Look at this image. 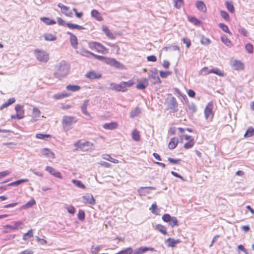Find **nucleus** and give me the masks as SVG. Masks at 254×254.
Wrapping results in <instances>:
<instances>
[{"label":"nucleus","mask_w":254,"mask_h":254,"mask_svg":"<svg viewBox=\"0 0 254 254\" xmlns=\"http://www.w3.org/2000/svg\"><path fill=\"white\" fill-rule=\"evenodd\" d=\"M69 64L65 61H62L57 64L54 69V75L55 77L60 80L66 76L70 70Z\"/></svg>","instance_id":"f257e3e1"},{"label":"nucleus","mask_w":254,"mask_h":254,"mask_svg":"<svg viewBox=\"0 0 254 254\" xmlns=\"http://www.w3.org/2000/svg\"><path fill=\"white\" fill-rule=\"evenodd\" d=\"M77 120L74 117L64 116L62 120V126L64 130L66 132L72 128V125L75 124Z\"/></svg>","instance_id":"f03ea898"},{"label":"nucleus","mask_w":254,"mask_h":254,"mask_svg":"<svg viewBox=\"0 0 254 254\" xmlns=\"http://www.w3.org/2000/svg\"><path fill=\"white\" fill-rule=\"evenodd\" d=\"M165 103L167 109L170 110V112L175 113L178 111V104L176 98L172 94L168 95L166 99Z\"/></svg>","instance_id":"7ed1b4c3"},{"label":"nucleus","mask_w":254,"mask_h":254,"mask_svg":"<svg viewBox=\"0 0 254 254\" xmlns=\"http://www.w3.org/2000/svg\"><path fill=\"white\" fill-rule=\"evenodd\" d=\"M34 54L39 62L46 63L49 60L48 54L44 51L36 49L34 50Z\"/></svg>","instance_id":"20e7f679"},{"label":"nucleus","mask_w":254,"mask_h":254,"mask_svg":"<svg viewBox=\"0 0 254 254\" xmlns=\"http://www.w3.org/2000/svg\"><path fill=\"white\" fill-rule=\"evenodd\" d=\"M162 219L164 222L168 223L169 225L172 228L174 227L175 226L178 225V221L177 218L175 217H172L169 214H164L162 216Z\"/></svg>","instance_id":"39448f33"},{"label":"nucleus","mask_w":254,"mask_h":254,"mask_svg":"<svg viewBox=\"0 0 254 254\" xmlns=\"http://www.w3.org/2000/svg\"><path fill=\"white\" fill-rule=\"evenodd\" d=\"M133 85V82L129 80L127 82L123 81L118 84L117 92H126L127 87H130Z\"/></svg>","instance_id":"423d86ee"},{"label":"nucleus","mask_w":254,"mask_h":254,"mask_svg":"<svg viewBox=\"0 0 254 254\" xmlns=\"http://www.w3.org/2000/svg\"><path fill=\"white\" fill-rule=\"evenodd\" d=\"M15 110L16 112V114L15 116H11V118H15L18 120L22 119L24 117V111L23 110V106L17 104L15 107Z\"/></svg>","instance_id":"0eeeda50"},{"label":"nucleus","mask_w":254,"mask_h":254,"mask_svg":"<svg viewBox=\"0 0 254 254\" xmlns=\"http://www.w3.org/2000/svg\"><path fill=\"white\" fill-rule=\"evenodd\" d=\"M213 104L212 102H209L204 110V114L206 119H211L213 117L212 109Z\"/></svg>","instance_id":"6e6552de"},{"label":"nucleus","mask_w":254,"mask_h":254,"mask_svg":"<svg viewBox=\"0 0 254 254\" xmlns=\"http://www.w3.org/2000/svg\"><path fill=\"white\" fill-rule=\"evenodd\" d=\"M106 63L117 68H123L124 67L123 64L113 58H109V59H107Z\"/></svg>","instance_id":"1a4fd4ad"},{"label":"nucleus","mask_w":254,"mask_h":254,"mask_svg":"<svg viewBox=\"0 0 254 254\" xmlns=\"http://www.w3.org/2000/svg\"><path fill=\"white\" fill-rule=\"evenodd\" d=\"M82 198L85 203H88L91 205H94L95 204V200L91 193L86 194L82 196Z\"/></svg>","instance_id":"9d476101"},{"label":"nucleus","mask_w":254,"mask_h":254,"mask_svg":"<svg viewBox=\"0 0 254 254\" xmlns=\"http://www.w3.org/2000/svg\"><path fill=\"white\" fill-rule=\"evenodd\" d=\"M45 170L48 172L52 175L57 177L58 178L62 179V177L61 174V173L58 171L57 170L53 168L51 166H47L46 167Z\"/></svg>","instance_id":"9b49d317"},{"label":"nucleus","mask_w":254,"mask_h":254,"mask_svg":"<svg viewBox=\"0 0 254 254\" xmlns=\"http://www.w3.org/2000/svg\"><path fill=\"white\" fill-rule=\"evenodd\" d=\"M148 85V81L146 78H143L141 79L140 82H139L136 86L137 89L139 90H143L146 88Z\"/></svg>","instance_id":"f8f14e48"},{"label":"nucleus","mask_w":254,"mask_h":254,"mask_svg":"<svg viewBox=\"0 0 254 254\" xmlns=\"http://www.w3.org/2000/svg\"><path fill=\"white\" fill-rule=\"evenodd\" d=\"M92 145V143L89 141H86L85 142H80L79 141L75 143V146L81 149H84L85 147H87L88 148L86 149V150H88L89 148H91V146Z\"/></svg>","instance_id":"ddd939ff"},{"label":"nucleus","mask_w":254,"mask_h":254,"mask_svg":"<svg viewBox=\"0 0 254 254\" xmlns=\"http://www.w3.org/2000/svg\"><path fill=\"white\" fill-rule=\"evenodd\" d=\"M41 153L43 155L50 158L54 159L55 157L54 153L48 148L42 149L41 150Z\"/></svg>","instance_id":"4468645a"},{"label":"nucleus","mask_w":254,"mask_h":254,"mask_svg":"<svg viewBox=\"0 0 254 254\" xmlns=\"http://www.w3.org/2000/svg\"><path fill=\"white\" fill-rule=\"evenodd\" d=\"M148 189H151L152 190H155V188L153 187H140L138 189V192L140 194V195H145L146 193H149V191L148 190Z\"/></svg>","instance_id":"2eb2a0df"},{"label":"nucleus","mask_w":254,"mask_h":254,"mask_svg":"<svg viewBox=\"0 0 254 254\" xmlns=\"http://www.w3.org/2000/svg\"><path fill=\"white\" fill-rule=\"evenodd\" d=\"M86 76L91 79H98L101 77V74L97 73L95 71H91L87 73Z\"/></svg>","instance_id":"dca6fc26"},{"label":"nucleus","mask_w":254,"mask_h":254,"mask_svg":"<svg viewBox=\"0 0 254 254\" xmlns=\"http://www.w3.org/2000/svg\"><path fill=\"white\" fill-rule=\"evenodd\" d=\"M89 101L88 100H85L81 107L82 113L87 116H89L90 114L87 112V107L89 104Z\"/></svg>","instance_id":"f3484780"},{"label":"nucleus","mask_w":254,"mask_h":254,"mask_svg":"<svg viewBox=\"0 0 254 254\" xmlns=\"http://www.w3.org/2000/svg\"><path fill=\"white\" fill-rule=\"evenodd\" d=\"M102 30L109 38L111 39H114L115 38L114 35L107 26H103L102 27Z\"/></svg>","instance_id":"a211bd4d"},{"label":"nucleus","mask_w":254,"mask_h":254,"mask_svg":"<svg viewBox=\"0 0 254 254\" xmlns=\"http://www.w3.org/2000/svg\"><path fill=\"white\" fill-rule=\"evenodd\" d=\"M96 51L103 54H107L109 52L107 48L99 43H98Z\"/></svg>","instance_id":"6ab92c4d"},{"label":"nucleus","mask_w":254,"mask_h":254,"mask_svg":"<svg viewBox=\"0 0 254 254\" xmlns=\"http://www.w3.org/2000/svg\"><path fill=\"white\" fill-rule=\"evenodd\" d=\"M166 241L168 243V246L171 248L175 247L176 244L180 242L179 240H175L171 238L167 239Z\"/></svg>","instance_id":"aec40b11"},{"label":"nucleus","mask_w":254,"mask_h":254,"mask_svg":"<svg viewBox=\"0 0 254 254\" xmlns=\"http://www.w3.org/2000/svg\"><path fill=\"white\" fill-rule=\"evenodd\" d=\"M118 124L116 122L106 123L103 125V127L106 129H114L117 128Z\"/></svg>","instance_id":"412c9836"},{"label":"nucleus","mask_w":254,"mask_h":254,"mask_svg":"<svg viewBox=\"0 0 254 254\" xmlns=\"http://www.w3.org/2000/svg\"><path fill=\"white\" fill-rule=\"evenodd\" d=\"M196 6L200 11L205 12L206 11V7L205 4L202 1H197L196 2Z\"/></svg>","instance_id":"4be33fe9"},{"label":"nucleus","mask_w":254,"mask_h":254,"mask_svg":"<svg viewBox=\"0 0 254 254\" xmlns=\"http://www.w3.org/2000/svg\"><path fill=\"white\" fill-rule=\"evenodd\" d=\"M141 112V109L136 107L130 112L129 117L130 118H134L138 116Z\"/></svg>","instance_id":"5701e85b"},{"label":"nucleus","mask_w":254,"mask_h":254,"mask_svg":"<svg viewBox=\"0 0 254 254\" xmlns=\"http://www.w3.org/2000/svg\"><path fill=\"white\" fill-rule=\"evenodd\" d=\"M178 143V139L175 137L171 138L168 144L169 148L170 149H174L177 146Z\"/></svg>","instance_id":"b1692460"},{"label":"nucleus","mask_w":254,"mask_h":254,"mask_svg":"<svg viewBox=\"0 0 254 254\" xmlns=\"http://www.w3.org/2000/svg\"><path fill=\"white\" fill-rule=\"evenodd\" d=\"M66 25L70 29H76L77 30H82V29H85V28L80 26L79 25L76 24H73L70 23H66Z\"/></svg>","instance_id":"393cba45"},{"label":"nucleus","mask_w":254,"mask_h":254,"mask_svg":"<svg viewBox=\"0 0 254 254\" xmlns=\"http://www.w3.org/2000/svg\"><path fill=\"white\" fill-rule=\"evenodd\" d=\"M149 77L153 78V83L154 84H158L161 82L160 78L157 75L156 72H152L151 74L149 75Z\"/></svg>","instance_id":"a878e982"},{"label":"nucleus","mask_w":254,"mask_h":254,"mask_svg":"<svg viewBox=\"0 0 254 254\" xmlns=\"http://www.w3.org/2000/svg\"><path fill=\"white\" fill-rule=\"evenodd\" d=\"M155 229L163 235H166L167 234L166 227L161 224H157L155 226Z\"/></svg>","instance_id":"bb28decb"},{"label":"nucleus","mask_w":254,"mask_h":254,"mask_svg":"<svg viewBox=\"0 0 254 254\" xmlns=\"http://www.w3.org/2000/svg\"><path fill=\"white\" fill-rule=\"evenodd\" d=\"M33 229H30L26 233L24 234L23 236V240L24 241L30 240L33 236Z\"/></svg>","instance_id":"cd10ccee"},{"label":"nucleus","mask_w":254,"mask_h":254,"mask_svg":"<svg viewBox=\"0 0 254 254\" xmlns=\"http://www.w3.org/2000/svg\"><path fill=\"white\" fill-rule=\"evenodd\" d=\"M70 42L73 48H77L78 42L77 37L75 35H72V37H70Z\"/></svg>","instance_id":"c85d7f7f"},{"label":"nucleus","mask_w":254,"mask_h":254,"mask_svg":"<svg viewBox=\"0 0 254 254\" xmlns=\"http://www.w3.org/2000/svg\"><path fill=\"white\" fill-rule=\"evenodd\" d=\"M233 66L236 70H240L243 68V64L239 61H235L233 63Z\"/></svg>","instance_id":"c756f323"},{"label":"nucleus","mask_w":254,"mask_h":254,"mask_svg":"<svg viewBox=\"0 0 254 254\" xmlns=\"http://www.w3.org/2000/svg\"><path fill=\"white\" fill-rule=\"evenodd\" d=\"M66 89L68 91H71L72 92H76L78 91L80 89V87L78 85H68L66 87Z\"/></svg>","instance_id":"7c9ffc66"},{"label":"nucleus","mask_w":254,"mask_h":254,"mask_svg":"<svg viewBox=\"0 0 254 254\" xmlns=\"http://www.w3.org/2000/svg\"><path fill=\"white\" fill-rule=\"evenodd\" d=\"M23 224L22 222L20 221H16L14 223V225H6V227L7 228H10L13 230H17L18 229L19 226H21Z\"/></svg>","instance_id":"2f4dec72"},{"label":"nucleus","mask_w":254,"mask_h":254,"mask_svg":"<svg viewBox=\"0 0 254 254\" xmlns=\"http://www.w3.org/2000/svg\"><path fill=\"white\" fill-rule=\"evenodd\" d=\"M15 100L14 98H9L6 102H5L3 104H2V105L0 108V109L2 110L4 108H6V107H8V106L14 103L15 102Z\"/></svg>","instance_id":"473e14b6"},{"label":"nucleus","mask_w":254,"mask_h":254,"mask_svg":"<svg viewBox=\"0 0 254 254\" xmlns=\"http://www.w3.org/2000/svg\"><path fill=\"white\" fill-rule=\"evenodd\" d=\"M254 135V128L253 127H249L247 129V130L244 135V136L246 137H249L253 136Z\"/></svg>","instance_id":"72a5a7b5"},{"label":"nucleus","mask_w":254,"mask_h":254,"mask_svg":"<svg viewBox=\"0 0 254 254\" xmlns=\"http://www.w3.org/2000/svg\"><path fill=\"white\" fill-rule=\"evenodd\" d=\"M102 158L114 163H118L119 162L118 160L112 158L111 156L108 154H103L102 155Z\"/></svg>","instance_id":"f704fd0d"},{"label":"nucleus","mask_w":254,"mask_h":254,"mask_svg":"<svg viewBox=\"0 0 254 254\" xmlns=\"http://www.w3.org/2000/svg\"><path fill=\"white\" fill-rule=\"evenodd\" d=\"M41 19L42 21H43L44 23H45L47 25H53L56 23V22L55 20H52L49 18L42 17L41 18Z\"/></svg>","instance_id":"c9c22d12"},{"label":"nucleus","mask_w":254,"mask_h":254,"mask_svg":"<svg viewBox=\"0 0 254 254\" xmlns=\"http://www.w3.org/2000/svg\"><path fill=\"white\" fill-rule=\"evenodd\" d=\"M132 137L133 139L136 141L140 140L139 132L136 129H134L132 132Z\"/></svg>","instance_id":"e433bc0d"},{"label":"nucleus","mask_w":254,"mask_h":254,"mask_svg":"<svg viewBox=\"0 0 254 254\" xmlns=\"http://www.w3.org/2000/svg\"><path fill=\"white\" fill-rule=\"evenodd\" d=\"M72 182L74 185L78 188L84 189H85V186L79 180H72Z\"/></svg>","instance_id":"4c0bfd02"},{"label":"nucleus","mask_w":254,"mask_h":254,"mask_svg":"<svg viewBox=\"0 0 254 254\" xmlns=\"http://www.w3.org/2000/svg\"><path fill=\"white\" fill-rule=\"evenodd\" d=\"M45 39L46 41H53L56 40L57 37L56 36L52 34H46L44 35Z\"/></svg>","instance_id":"58836bf2"},{"label":"nucleus","mask_w":254,"mask_h":254,"mask_svg":"<svg viewBox=\"0 0 254 254\" xmlns=\"http://www.w3.org/2000/svg\"><path fill=\"white\" fill-rule=\"evenodd\" d=\"M227 9L231 13L234 12V7L232 2L227 1L225 3Z\"/></svg>","instance_id":"ea45409f"},{"label":"nucleus","mask_w":254,"mask_h":254,"mask_svg":"<svg viewBox=\"0 0 254 254\" xmlns=\"http://www.w3.org/2000/svg\"><path fill=\"white\" fill-rule=\"evenodd\" d=\"M221 39L222 42L225 44L227 46H230L231 44V42L230 40H229L227 38V36L226 35H223L221 37Z\"/></svg>","instance_id":"a19ab883"},{"label":"nucleus","mask_w":254,"mask_h":254,"mask_svg":"<svg viewBox=\"0 0 254 254\" xmlns=\"http://www.w3.org/2000/svg\"><path fill=\"white\" fill-rule=\"evenodd\" d=\"M69 96V94L64 92L58 93L54 95V98L56 99H61L64 97H67Z\"/></svg>","instance_id":"79ce46f5"},{"label":"nucleus","mask_w":254,"mask_h":254,"mask_svg":"<svg viewBox=\"0 0 254 254\" xmlns=\"http://www.w3.org/2000/svg\"><path fill=\"white\" fill-rule=\"evenodd\" d=\"M219 26L224 32L229 34H231V32L229 30L228 27L225 24L220 23L219 24Z\"/></svg>","instance_id":"37998d69"},{"label":"nucleus","mask_w":254,"mask_h":254,"mask_svg":"<svg viewBox=\"0 0 254 254\" xmlns=\"http://www.w3.org/2000/svg\"><path fill=\"white\" fill-rule=\"evenodd\" d=\"M238 29L239 33H241L242 35L246 37H247L248 36V32L245 28L241 26H239Z\"/></svg>","instance_id":"c03bdc74"},{"label":"nucleus","mask_w":254,"mask_h":254,"mask_svg":"<svg viewBox=\"0 0 254 254\" xmlns=\"http://www.w3.org/2000/svg\"><path fill=\"white\" fill-rule=\"evenodd\" d=\"M187 105L189 109L190 110L192 113H195L196 111V107L193 103L189 102Z\"/></svg>","instance_id":"a18cd8bd"},{"label":"nucleus","mask_w":254,"mask_h":254,"mask_svg":"<svg viewBox=\"0 0 254 254\" xmlns=\"http://www.w3.org/2000/svg\"><path fill=\"white\" fill-rule=\"evenodd\" d=\"M132 248H127L121 251L116 254H132Z\"/></svg>","instance_id":"49530a36"},{"label":"nucleus","mask_w":254,"mask_h":254,"mask_svg":"<svg viewBox=\"0 0 254 254\" xmlns=\"http://www.w3.org/2000/svg\"><path fill=\"white\" fill-rule=\"evenodd\" d=\"M209 73H211L210 69H209L207 67L202 68L199 71V74L203 75H206Z\"/></svg>","instance_id":"de8ad7c7"},{"label":"nucleus","mask_w":254,"mask_h":254,"mask_svg":"<svg viewBox=\"0 0 254 254\" xmlns=\"http://www.w3.org/2000/svg\"><path fill=\"white\" fill-rule=\"evenodd\" d=\"M91 14L93 17H94L98 20H99L101 17L100 13L98 11L95 9H93L91 11Z\"/></svg>","instance_id":"09e8293b"},{"label":"nucleus","mask_w":254,"mask_h":254,"mask_svg":"<svg viewBox=\"0 0 254 254\" xmlns=\"http://www.w3.org/2000/svg\"><path fill=\"white\" fill-rule=\"evenodd\" d=\"M194 144V139H190V141L185 144L184 147L186 149H190L193 146Z\"/></svg>","instance_id":"8fccbe9b"},{"label":"nucleus","mask_w":254,"mask_h":254,"mask_svg":"<svg viewBox=\"0 0 254 254\" xmlns=\"http://www.w3.org/2000/svg\"><path fill=\"white\" fill-rule=\"evenodd\" d=\"M139 249L140 250L141 254H143L148 251H152V252L155 251L154 249L153 248H149V247H140Z\"/></svg>","instance_id":"3c124183"},{"label":"nucleus","mask_w":254,"mask_h":254,"mask_svg":"<svg viewBox=\"0 0 254 254\" xmlns=\"http://www.w3.org/2000/svg\"><path fill=\"white\" fill-rule=\"evenodd\" d=\"M220 15L226 21H229L230 20V17L228 13L227 12L223 10H221L220 11Z\"/></svg>","instance_id":"603ef678"},{"label":"nucleus","mask_w":254,"mask_h":254,"mask_svg":"<svg viewBox=\"0 0 254 254\" xmlns=\"http://www.w3.org/2000/svg\"><path fill=\"white\" fill-rule=\"evenodd\" d=\"M50 137V135L49 134H44L42 133H38L36 135V137L38 139L47 140V138H49Z\"/></svg>","instance_id":"864d4df0"},{"label":"nucleus","mask_w":254,"mask_h":254,"mask_svg":"<svg viewBox=\"0 0 254 254\" xmlns=\"http://www.w3.org/2000/svg\"><path fill=\"white\" fill-rule=\"evenodd\" d=\"M36 202L34 199H32L28 201L24 205L22 206L23 208H28L32 207L35 204Z\"/></svg>","instance_id":"5fc2aeb1"},{"label":"nucleus","mask_w":254,"mask_h":254,"mask_svg":"<svg viewBox=\"0 0 254 254\" xmlns=\"http://www.w3.org/2000/svg\"><path fill=\"white\" fill-rule=\"evenodd\" d=\"M211 73H215L219 76H223L224 74L218 68H212L210 69Z\"/></svg>","instance_id":"6e6d98bb"},{"label":"nucleus","mask_w":254,"mask_h":254,"mask_svg":"<svg viewBox=\"0 0 254 254\" xmlns=\"http://www.w3.org/2000/svg\"><path fill=\"white\" fill-rule=\"evenodd\" d=\"M245 48L249 53H253L254 52V47L251 43H248L245 46Z\"/></svg>","instance_id":"4d7b16f0"},{"label":"nucleus","mask_w":254,"mask_h":254,"mask_svg":"<svg viewBox=\"0 0 254 254\" xmlns=\"http://www.w3.org/2000/svg\"><path fill=\"white\" fill-rule=\"evenodd\" d=\"M200 41L201 44L204 45H207L210 43V40L209 39L204 37V36H202Z\"/></svg>","instance_id":"13d9d810"},{"label":"nucleus","mask_w":254,"mask_h":254,"mask_svg":"<svg viewBox=\"0 0 254 254\" xmlns=\"http://www.w3.org/2000/svg\"><path fill=\"white\" fill-rule=\"evenodd\" d=\"M58 7L61 8L62 12L64 14L66 12V11L69 9V7L64 5L62 3H59L58 5Z\"/></svg>","instance_id":"bf43d9fd"},{"label":"nucleus","mask_w":254,"mask_h":254,"mask_svg":"<svg viewBox=\"0 0 254 254\" xmlns=\"http://www.w3.org/2000/svg\"><path fill=\"white\" fill-rule=\"evenodd\" d=\"M92 56L95 57L96 59H97V60H98L99 61H103V62H104L106 63V60L107 59H109V58H106V57H103L102 56L97 55H95L94 54H92Z\"/></svg>","instance_id":"052dcab7"},{"label":"nucleus","mask_w":254,"mask_h":254,"mask_svg":"<svg viewBox=\"0 0 254 254\" xmlns=\"http://www.w3.org/2000/svg\"><path fill=\"white\" fill-rule=\"evenodd\" d=\"M77 218L80 220H83L85 218V213L84 211L82 210H79L78 211V213L77 214Z\"/></svg>","instance_id":"680f3d73"},{"label":"nucleus","mask_w":254,"mask_h":254,"mask_svg":"<svg viewBox=\"0 0 254 254\" xmlns=\"http://www.w3.org/2000/svg\"><path fill=\"white\" fill-rule=\"evenodd\" d=\"M189 20L195 25H199L200 24V21L194 17H190Z\"/></svg>","instance_id":"e2e57ef3"},{"label":"nucleus","mask_w":254,"mask_h":254,"mask_svg":"<svg viewBox=\"0 0 254 254\" xmlns=\"http://www.w3.org/2000/svg\"><path fill=\"white\" fill-rule=\"evenodd\" d=\"M183 0H176L175 1V6L177 8H179L183 4Z\"/></svg>","instance_id":"0e129e2a"},{"label":"nucleus","mask_w":254,"mask_h":254,"mask_svg":"<svg viewBox=\"0 0 254 254\" xmlns=\"http://www.w3.org/2000/svg\"><path fill=\"white\" fill-rule=\"evenodd\" d=\"M157 206L156 204L153 203L150 208V210H151V212L155 214H158V212L156 211V209H157Z\"/></svg>","instance_id":"69168bd1"},{"label":"nucleus","mask_w":254,"mask_h":254,"mask_svg":"<svg viewBox=\"0 0 254 254\" xmlns=\"http://www.w3.org/2000/svg\"><path fill=\"white\" fill-rule=\"evenodd\" d=\"M98 43L96 42H91L89 43V46L92 50H95L96 51Z\"/></svg>","instance_id":"338daca9"},{"label":"nucleus","mask_w":254,"mask_h":254,"mask_svg":"<svg viewBox=\"0 0 254 254\" xmlns=\"http://www.w3.org/2000/svg\"><path fill=\"white\" fill-rule=\"evenodd\" d=\"M33 114L35 117H39L40 116V111L37 108H34L33 109Z\"/></svg>","instance_id":"774afa93"}]
</instances>
